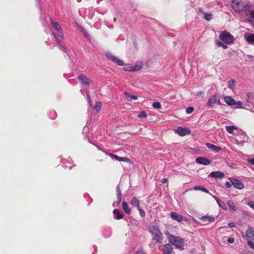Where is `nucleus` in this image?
Returning a JSON list of instances; mask_svg holds the SVG:
<instances>
[{"label":"nucleus","mask_w":254,"mask_h":254,"mask_svg":"<svg viewBox=\"0 0 254 254\" xmlns=\"http://www.w3.org/2000/svg\"><path fill=\"white\" fill-rule=\"evenodd\" d=\"M200 220L204 222L212 223L214 221L215 218L213 216H203L200 218Z\"/></svg>","instance_id":"17"},{"label":"nucleus","mask_w":254,"mask_h":254,"mask_svg":"<svg viewBox=\"0 0 254 254\" xmlns=\"http://www.w3.org/2000/svg\"><path fill=\"white\" fill-rule=\"evenodd\" d=\"M229 180L236 189L241 190L244 188L243 183L240 180L233 178H229Z\"/></svg>","instance_id":"5"},{"label":"nucleus","mask_w":254,"mask_h":254,"mask_svg":"<svg viewBox=\"0 0 254 254\" xmlns=\"http://www.w3.org/2000/svg\"><path fill=\"white\" fill-rule=\"evenodd\" d=\"M247 162L251 165H254V158L247 159Z\"/></svg>","instance_id":"41"},{"label":"nucleus","mask_w":254,"mask_h":254,"mask_svg":"<svg viewBox=\"0 0 254 254\" xmlns=\"http://www.w3.org/2000/svg\"><path fill=\"white\" fill-rule=\"evenodd\" d=\"M137 210L139 211L140 215L142 217L145 216L146 213L145 211L143 209L141 208L140 207H139V208H137Z\"/></svg>","instance_id":"36"},{"label":"nucleus","mask_w":254,"mask_h":254,"mask_svg":"<svg viewBox=\"0 0 254 254\" xmlns=\"http://www.w3.org/2000/svg\"><path fill=\"white\" fill-rule=\"evenodd\" d=\"M219 38L226 44H231L235 40L234 36L225 30L220 33Z\"/></svg>","instance_id":"3"},{"label":"nucleus","mask_w":254,"mask_h":254,"mask_svg":"<svg viewBox=\"0 0 254 254\" xmlns=\"http://www.w3.org/2000/svg\"><path fill=\"white\" fill-rule=\"evenodd\" d=\"M224 101L229 105H233L236 104L235 101L230 96L225 97Z\"/></svg>","instance_id":"21"},{"label":"nucleus","mask_w":254,"mask_h":254,"mask_svg":"<svg viewBox=\"0 0 254 254\" xmlns=\"http://www.w3.org/2000/svg\"><path fill=\"white\" fill-rule=\"evenodd\" d=\"M125 94L126 95V98L128 101H131L132 100H135L138 98L137 96L131 95L127 92H125Z\"/></svg>","instance_id":"22"},{"label":"nucleus","mask_w":254,"mask_h":254,"mask_svg":"<svg viewBox=\"0 0 254 254\" xmlns=\"http://www.w3.org/2000/svg\"><path fill=\"white\" fill-rule=\"evenodd\" d=\"M136 254H142L141 252H136Z\"/></svg>","instance_id":"53"},{"label":"nucleus","mask_w":254,"mask_h":254,"mask_svg":"<svg viewBox=\"0 0 254 254\" xmlns=\"http://www.w3.org/2000/svg\"><path fill=\"white\" fill-rule=\"evenodd\" d=\"M203 94H204V92L202 91H200L197 93V95H202Z\"/></svg>","instance_id":"48"},{"label":"nucleus","mask_w":254,"mask_h":254,"mask_svg":"<svg viewBox=\"0 0 254 254\" xmlns=\"http://www.w3.org/2000/svg\"><path fill=\"white\" fill-rule=\"evenodd\" d=\"M113 214L115 215V218L117 220H120L124 216V214L120 213L118 209H115L113 210Z\"/></svg>","instance_id":"20"},{"label":"nucleus","mask_w":254,"mask_h":254,"mask_svg":"<svg viewBox=\"0 0 254 254\" xmlns=\"http://www.w3.org/2000/svg\"><path fill=\"white\" fill-rule=\"evenodd\" d=\"M225 127L226 131L229 133H233L234 129L237 128L234 126H226Z\"/></svg>","instance_id":"29"},{"label":"nucleus","mask_w":254,"mask_h":254,"mask_svg":"<svg viewBox=\"0 0 254 254\" xmlns=\"http://www.w3.org/2000/svg\"><path fill=\"white\" fill-rule=\"evenodd\" d=\"M173 250V247L169 243L166 244L163 246L162 251L163 254H172Z\"/></svg>","instance_id":"8"},{"label":"nucleus","mask_w":254,"mask_h":254,"mask_svg":"<svg viewBox=\"0 0 254 254\" xmlns=\"http://www.w3.org/2000/svg\"><path fill=\"white\" fill-rule=\"evenodd\" d=\"M143 66V64L142 63L138 64H136L134 66H130L129 67V69H127L126 70H128L130 71H139L140 70Z\"/></svg>","instance_id":"19"},{"label":"nucleus","mask_w":254,"mask_h":254,"mask_svg":"<svg viewBox=\"0 0 254 254\" xmlns=\"http://www.w3.org/2000/svg\"><path fill=\"white\" fill-rule=\"evenodd\" d=\"M113 62L116 63L118 65L122 66L124 64V62L120 59H119L116 57L115 58V61H113Z\"/></svg>","instance_id":"31"},{"label":"nucleus","mask_w":254,"mask_h":254,"mask_svg":"<svg viewBox=\"0 0 254 254\" xmlns=\"http://www.w3.org/2000/svg\"><path fill=\"white\" fill-rule=\"evenodd\" d=\"M108 155L112 158L120 162H127L129 159L126 157H122L112 153H108Z\"/></svg>","instance_id":"12"},{"label":"nucleus","mask_w":254,"mask_h":254,"mask_svg":"<svg viewBox=\"0 0 254 254\" xmlns=\"http://www.w3.org/2000/svg\"><path fill=\"white\" fill-rule=\"evenodd\" d=\"M228 226L230 227V228H234L236 227V224L234 222H231V223H229L228 224Z\"/></svg>","instance_id":"44"},{"label":"nucleus","mask_w":254,"mask_h":254,"mask_svg":"<svg viewBox=\"0 0 254 254\" xmlns=\"http://www.w3.org/2000/svg\"><path fill=\"white\" fill-rule=\"evenodd\" d=\"M235 85V81L234 79H231L228 82V87L230 89H232Z\"/></svg>","instance_id":"30"},{"label":"nucleus","mask_w":254,"mask_h":254,"mask_svg":"<svg viewBox=\"0 0 254 254\" xmlns=\"http://www.w3.org/2000/svg\"><path fill=\"white\" fill-rule=\"evenodd\" d=\"M232 184L231 183V182H226V183H225V187H226L227 188H228V189H229V188H231V187H232Z\"/></svg>","instance_id":"43"},{"label":"nucleus","mask_w":254,"mask_h":254,"mask_svg":"<svg viewBox=\"0 0 254 254\" xmlns=\"http://www.w3.org/2000/svg\"><path fill=\"white\" fill-rule=\"evenodd\" d=\"M215 44H216V45L219 47H221L222 46H223V43L218 40H216L215 41Z\"/></svg>","instance_id":"40"},{"label":"nucleus","mask_w":254,"mask_h":254,"mask_svg":"<svg viewBox=\"0 0 254 254\" xmlns=\"http://www.w3.org/2000/svg\"><path fill=\"white\" fill-rule=\"evenodd\" d=\"M217 203L218 205L220 207H221L223 209H224V210H227V206L226 205L225 203L223 201L219 199V200H217Z\"/></svg>","instance_id":"27"},{"label":"nucleus","mask_w":254,"mask_h":254,"mask_svg":"<svg viewBox=\"0 0 254 254\" xmlns=\"http://www.w3.org/2000/svg\"><path fill=\"white\" fill-rule=\"evenodd\" d=\"M148 230L152 236V240L155 241L156 243H161L163 235L158 227L152 225H150L148 227Z\"/></svg>","instance_id":"1"},{"label":"nucleus","mask_w":254,"mask_h":254,"mask_svg":"<svg viewBox=\"0 0 254 254\" xmlns=\"http://www.w3.org/2000/svg\"><path fill=\"white\" fill-rule=\"evenodd\" d=\"M212 197L216 200V202H217V200H219L220 199H219L217 196H216L215 195H212Z\"/></svg>","instance_id":"49"},{"label":"nucleus","mask_w":254,"mask_h":254,"mask_svg":"<svg viewBox=\"0 0 254 254\" xmlns=\"http://www.w3.org/2000/svg\"><path fill=\"white\" fill-rule=\"evenodd\" d=\"M237 104L239 105L240 108H242V102H238L237 103Z\"/></svg>","instance_id":"51"},{"label":"nucleus","mask_w":254,"mask_h":254,"mask_svg":"<svg viewBox=\"0 0 254 254\" xmlns=\"http://www.w3.org/2000/svg\"><path fill=\"white\" fill-rule=\"evenodd\" d=\"M167 182V179H163L161 180V183H163V184H165V183H166Z\"/></svg>","instance_id":"47"},{"label":"nucleus","mask_w":254,"mask_h":254,"mask_svg":"<svg viewBox=\"0 0 254 254\" xmlns=\"http://www.w3.org/2000/svg\"><path fill=\"white\" fill-rule=\"evenodd\" d=\"M116 20H117V18H114V21L115 22H116Z\"/></svg>","instance_id":"54"},{"label":"nucleus","mask_w":254,"mask_h":254,"mask_svg":"<svg viewBox=\"0 0 254 254\" xmlns=\"http://www.w3.org/2000/svg\"><path fill=\"white\" fill-rule=\"evenodd\" d=\"M199 10L200 11V12H202V13H204V18L207 20H210L211 19H212V14H210V13H204L202 12V10L201 8H199Z\"/></svg>","instance_id":"28"},{"label":"nucleus","mask_w":254,"mask_h":254,"mask_svg":"<svg viewBox=\"0 0 254 254\" xmlns=\"http://www.w3.org/2000/svg\"><path fill=\"white\" fill-rule=\"evenodd\" d=\"M176 133L178 134L180 136H184L188 134H190V130L188 128L179 127L176 130Z\"/></svg>","instance_id":"7"},{"label":"nucleus","mask_w":254,"mask_h":254,"mask_svg":"<svg viewBox=\"0 0 254 254\" xmlns=\"http://www.w3.org/2000/svg\"><path fill=\"white\" fill-rule=\"evenodd\" d=\"M195 162L198 164L208 165L211 163V161L203 157H198L196 158Z\"/></svg>","instance_id":"10"},{"label":"nucleus","mask_w":254,"mask_h":254,"mask_svg":"<svg viewBox=\"0 0 254 254\" xmlns=\"http://www.w3.org/2000/svg\"><path fill=\"white\" fill-rule=\"evenodd\" d=\"M77 78L83 84L89 85L90 84L89 79L83 74L79 75Z\"/></svg>","instance_id":"14"},{"label":"nucleus","mask_w":254,"mask_h":254,"mask_svg":"<svg viewBox=\"0 0 254 254\" xmlns=\"http://www.w3.org/2000/svg\"><path fill=\"white\" fill-rule=\"evenodd\" d=\"M168 240L170 243L175 246L177 248H180L184 245L183 239L173 235H170L168 237Z\"/></svg>","instance_id":"4"},{"label":"nucleus","mask_w":254,"mask_h":254,"mask_svg":"<svg viewBox=\"0 0 254 254\" xmlns=\"http://www.w3.org/2000/svg\"><path fill=\"white\" fill-rule=\"evenodd\" d=\"M248 244L250 246V247L254 249V243L251 241H248Z\"/></svg>","instance_id":"42"},{"label":"nucleus","mask_w":254,"mask_h":254,"mask_svg":"<svg viewBox=\"0 0 254 254\" xmlns=\"http://www.w3.org/2000/svg\"><path fill=\"white\" fill-rule=\"evenodd\" d=\"M227 204L228 205L229 208L233 211H236L237 210V207L235 206L234 203L232 200H228L227 201Z\"/></svg>","instance_id":"26"},{"label":"nucleus","mask_w":254,"mask_h":254,"mask_svg":"<svg viewBox=\"0 0 254 254\" xmlns=\"http://www.w3.org/2000/svg\"><path fill=\"white\" fill-rule=\"evenodd\" d=\"M194 111V108L192 107H189L187 108L186 109V112L188 114H190L193 112Z\"/></svg>","instance_id":"37"},{"label":"nucleus","mask_w":254,"mask_h":254,"mask_svg":"<svg viewBox=\"0 0 254 254\" xmlns=\"http://www.w3.org/2000/svg\"><path fill=\"white\" fill-rule=\"evenodd\" d=\"M224 176V173L220 171H213L210 174V176L215 178H221L223 177Z\"/></svg>","instance_id":"18"},{"label":"nucleus","mask_w":254,"mask_h":254,"mask_svg":"<svg viewBox=\"0 0 254 254\" xmlns=\"http://www.w3.org/2000/svg\"><path fill=\"white\" fill-rule=\"evenodd\" d=\"M118 195H119V197L120 198L121 197V192L120 190L119 189V190H118Z\"/></svg>","instance_id":"52"},{"label":"nucleus","mask_w":254,"mask_h":254,"mask_svg":"<svg viewBox=\"0 0 254 254\" xmlns=\"http://www.w3.org/2000/svg\"><path fill=\"white\" fill-rule=\"evenodd\" d=\"M152 106L155 108L159 109L161 108V105L159 102H156L153 103Z\"/></svg>","instance_id":"35"},{"label":"nucleus","mask_w":254,"mask_h":254,"mask_svg":"<svg viewBox=\"0 0 254 254\" xmlns=\"http://www.w3.org/2000/svg\"><path fill=\"white\" fill-rule=\"evenodd\" d=\"M122 208L126 213L129 215L131 213V208L127 202L124 201L122 202Z\"/></svg>","instance_id":"15"},{"label":"nucleus","mask_w":254,"mask_h":254,"mask_svg":"<svg viewBox=\"0 0 254 254\" xmlns=\"http://www.w3.org/2000/svg\"><path fill=\"white\" fill-rule=\"evenodd\" d=\"M137 117L139 118H146L147 117V114L145 111H141L138 114Z\"/></svg>","instance_id":"34"},{"label":"nucleus","mask_w":254,"mask_h":254,"mask_svg":"<svg viewBox=\"0 0 254 254\" xmlns=\"http://www.w3.org/2000/svg\"><path fill=\"white\" fill-rule=\"evenodd\" d=\"M205 145L207 147V148H208L211 151L214 152H218L222 150V148L221 147L216 146L210 143H206Z\"/></svg>","instance_id":"13"},{"label":"nucleus","mask_w":254,"mask_h":254,"mask_svg":"<svg viewBox=\"0 0 254 254\" xmlns=\"http://www.w3.org/2000/svg\"><path fill=\"white\" fill-rule=\"evenodd\" d=\"M217 102H218V104H221L220 101L218 97L216 95H213L212 97L209 98L207 103V105L208 106L212 107L213 104Z\"/></svg>","instance_id":"9"},{"label":"nucleus","mask_w":254,"mask_h":254,"mask_svg":"<svg viewBox=\"0 0 254 254\" xmlns=\"http://www.w3.org/2000/svg\"><path fill=\"white\" fill-rule=\"evenodd\" d=\"M221 47H222L224 49H226L228 48V46L224 44H223V46H222Z\"/></svg>","instance_id":"50"},{"label":"nucleus","mask_w":254,"mask_h":254,"mask_svg":"<svg viewBox=\"0 0 254 254\" xmlns=\"http://www.w3.org/2000/svg\"><path fill=\"white\" fill-rule=\"evenodd\" d=\"M101 104L100 102H96L94 108L96 110L97 113H98L101 109Z\"/></svg>","instance_id":"32"},{"label":"nucleus","mask_w":254,"mask_h":254,"mask_svg":"<svg viewBox=\"0 0 254 254\" xmlns=\"http://www.w3.org/2000/svg\"><path fill=\"white\" fill-rule=\"evenodd\" d=\"M232 5L234 10L235 11L239 12H242L246 7L242 1H238L237 2H234Z\"/></svg>","instance_id":"6"},{"label":"nucleus","mask_w":254,"mask_h":254,"mask_svg":"<svg viewBox=\"0 0 254 254\" xmlns=\"http://www.w3.org/2000/svg\"><path fill=\"white\" fill-rule=\"evenodd\" d=\"M106 55L107 58L108 59L111 60L112 62L113 61H115V58L116 57L114 56L113 55H112L111 53H106Z\"/></svg>","instance_id":"33"},{"label":"nucleus","mask_w":254,"mask_h":254,"mask_svg":"<svg viewBox=\"0 0 254 254\" xmlns=\"http://www.w3.org/2000/svg\"><path fill=\"white\" fill-rule=\"evenodd\" d=\"M227 242L229 243L232 244L234 242V239L233 238H229L227 239Z\"/></svg>","instance_id":"45"},{"label":"nucleus","mask_w":254,"mask_h":254,"mask_svg":"<svg viewBox=\"0 0 254 254\" xmlns=\"http://www.w3.org/2000/svg\"><path fill=\"white\" fill-rule=\"evenodd\" d=\"M131 203L132 205L136 207L137 209L140 207L139 201L136 197H133L131 200Z\"/></svg>","instance_id":"25"},{"label":"nucleus","mask_w":254,"mask_h":254,"mask_svg":"<svg viewBox=\"0 0 254 254\" xmlns=\"http://www.w3.org/2000/svg\"><path fill=\"white\" fill-rule=\"evenodd\" d=\"M246 235L251 240H254V230L250 226L248 227V229L246 231Z\"/></svg>","instance_id":"16"},{"label":"nucleus","mask_w":254,"mask_h":254,"mask_svg":"<svg viewBox=\"0 0 254 254\" xmlns=\"http://www.w3.org/2000/svg\"><path fill=\"white\" fill-rule=\"evenodd\" d=\"M81 31L83 32V33L84 34V35L86 37H87L88 38L90 37L87 32L86 31V30L85 29H84L83 28H82Z\"/></svg>","instance_id":"38"},{"label":"nucleus","mask_w":254,"mask_h":254,"mask_svg":"<svg viewBox=\"0 0 254 254\" xmlns=\"http://www.w3.org/2000/svg\"><path fill=\"white\" fill-rule=\"evenodd\" d=\"M248 205H249L251 207L254 209V201L251 200L248 202Z\"/></svg>","instance_id":"39"},{"label":"nucleus","mask_w":254,"mask_h":254,"mask_svg":"<svg viewBox=\"0 0 254 254\" xmlns=\"http://www.w3.org/2000/svg\"><path fill=\"white\" fill-rule=\"evenodd\" d=\"M170 217L172 219L181 222L185 219V218L181 215H179L178 213L172 212L170 214Z\"/></svg>","instance_id":"11"},{"label":"nucleus","mask_w":254,"mask_h":254,"mask_svg":"<svg viewBox=\"0 0 254 254\" xmlns=\"http://www.w3.org/2000/svg\"><path fill=\"white\" fill-rule=\"evenodd\" d=\"M250 16L251 17L254 18V10H252L250 12Z\"/></svg>","instance_id":"46"},{"label":"nucleus","mask_w":254,"mask_h":254,"mask_svg":"<svg viewBox=\"0 0 254 254\" xmlns=\"http://www.w3.org/2000/svg\"><path fill=\"white\" fill-rule=\"evenodd\" d=\"M193 189L194 190H201V191H202L203 192L211 194V193L209 191V190L206 188H205V187H204L203 186H194L193 187Z\"/></svg>","instance_id":"24"},{"label":"nucleus","mask_w":254,"mask_h":254,"mask_svg":"<svg viewBox=\"0 0 254 254\" xmlns=\"http://www.w3.org/2000/svg\"><path fill=\"white\" fill-rule=\"evenodd\" d=\"M51 23L54 29L58 32L56 34L53 32V34L55 38V39L57 43L59 45H61V41L60 39L63 38L64 36L62 29L61 27L59 25L58 22L53 21L52 19L51 20Z\"/></svg>","instance_id":"2"},{"label":"nucleus","mask_w":254,"mask_h":254,"mask_svg":"<svg viewBox=\"0 0 254 254\" xmlns=\"http://www.w3.org/2000/svg\"><path fill=\"white\" fill-rule=\"evenodd\" d=\"M246 40L250 44L254 45V34H249L246 36Z\"/></svg>","instance_id":"23"}]
</instances>
